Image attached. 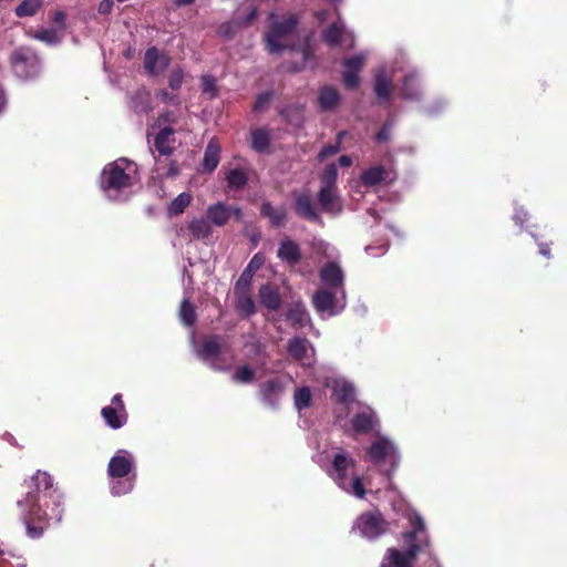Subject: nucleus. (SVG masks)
Returning <instances> with one entry per match:
<instances>
[{
	"mask_svg": "<svg viewBox=\"0 0 567 567\" xmlns=\"http://www.w3.org/2000/svg\"><path fill=\"white\" fill-rule=\"evenodd\" d=\"M408 519L411 529L402 534L405 549L389 548L380 567H413L419 554L430 547L431 542L423 517L416 512H409Z\"/></svg>",
	"mask_w": 567,
	"mask_h": 567,
	"instance_id": "f257e3e1",
	"label": "nucleus"
},
{
	"mask_svg": "<svg viewBox=\"0 0 567 567\" xmlns=\"http://www.w3.org/2000/svg\"><path fill=\"white\" fill-rule=\"evenodd\" d=\"M131 163L124 158H120L107 164L100 176V187L112 200H118L121 195L131 188L134 178L130 173Z\"/></svg>",
	"mask_w": 567,
	"mask_h": 567,
	"instance_id": "f03ea898",
	"label": "nucleus"
},
{
	"mask_svg": "<svg viewBox=\"0 0 567 567\" xmlns=\"http://www.w3.org/2000/svg\"><path fill=\"white\" fill-rule=\"evenodd\" d=\"M353 468V460L346 453L340 452L333 456L330 475L343 492L354 496H364L367 491L361 477L352 473Z\"/></svg>",
	"mask_w": 567,
	"mask_h": 567,
	"instance_id": "7ed1b4c3",
	"label": "nucleus"
},
{
	"mask_svg": "<svg viewBox=\"0 0 567 567\" xmlns=\"http://www.w3.org/2000/svg\"><path fill=\"white\" fill-rule=\"evenodd\" d=\"M269 19L270 24L265 34L267 49L270 53H281L286 47L280 40L291 35L296 31L299 24V18L297 14L290 13L279 20L275 13H270Z\"/></svg>",
	"mask_w": 567,
	"mask_h": 567,
	"instance_id": "20e7f679",
	"label": "nucleus"
},
{
	"mask_svg": "<svg viewBox=\"0 0 567 567\" xmlns=\"http://www.w3.org/2000/svg\"><path fill=\"white\" fill-rule=\"evenodd\" d=\"M10 63L14 74L23 80L34 79L41 72V60L29 48H18L10 55Z\"/></svg>",
	"mask_w": 567,
	"mask_h": 567,
	"instance_id": "39448f33",
	"label": "nucleus"
},
{
	"mask_svg": "<svg viewBox=\"0 0 567 567\" xmlns=\"http://www.w3.org/2000/svg\"><path fill=\"white\" fill-rule=\"evenodd\" d=\"M23 512L28 535L38 538L42 535L48 514L39 504L38 498H23L18 502Z\"/></svg>",
	"mask_w": 567,
	"mask_h": 567,
	"instance_id": "423d86ee",
	"label": "nucleus"
},
{
	"mask_svg": "<svg viewBox=\"0 0 567 567\" xmlns=\"http://www.w3.org/2000/svg\"><path fill=\"white\" fill-rule=\"evenodd\" d=\"M367 456L370 462L378 466L389 463L391 471L398 466L400 461L396 446L386 437L374 441L369 447Z\"/></svg>",
	"mask_w": 567,
	"mask_h": 567,
	"instance_id": "0eeeda50",
	"label": "nucleus"
},
{
	"mask_svg": "<svg viewBox=\"0 0 567 567\" xmlns=\"http://www.w3.org/2000/svg\"><path fill=\"white\" fill-rule=\"evenodd\" d=\"M361 535L369 539H377L389 530V523L379 511L363 513L357 520Z\"/></svg>",
	"mask_w": 567,
	"mask_h": 567,
	"instance_id": "6e6552de",
	"label": "nucleus"
},
{
	"mask_svg": "<svg viewBox=\"0 0 567 567\" xmlns=\"http://www.w3.org/2000/svg\"><path fill=\"white\" fill-rule=\"evenodd\" d=\"M286 383L279 378H270L261 382L258 386L259 400L268 408L276 410L279 406L280 400L285 393Z\"/></svg>",
	"mask_w": 567,
	"mask_h": 567,
	"instance_id": "1a4fd4ad",
	"label": "nucleus"
},
{
	"mask_svg": "<svg viewBox=\"0 0 567 567\" xmlns=\"http://www.w3.org/2000/svg\"><path fill=\"white\" fill-rule=\"evenodd\" d=\"M27 496L53 495L59 492L52 475L45 471L38 470L28 484Z\"/></svg>",
	"mask_w": 567,
	"mask_h": 567,
	"instance_id": "9d476101",
	"label": "nucleus"
},
{
	"mask_svg": "<svg viewBox=\"0 0 567 567\" xmlns=\"http://www.w3.org/2000/svg\"><path fill=\"white\" fill-rule=\"evenodd\" d=\"M171 58L156 47L148 48L144 55V69L150 75H158L168 68Z\"/></svg>",
	"mask_w": 567,
	"mask_h": 567,
	"instance_id": "9b49d317",
	"label": "nucleus"
},
{
	"mask_svg": "<svg viewBox=\"0 0 567 567\" xmlns=\"http://www.w3.org/2000/svg\"><path fill=\"white\" fill-rule=\"evenodd\" d=\"M277 257L290 268L296 267L302 259L301 248L298 243L290 238L279 243Z\"/></svg>",
	"mask_w": 567,
	"mask_h": 567,
	"instance_id": "f8f14e48",
	"label": "nucleus"
},
{
	"mask_svg": "<svg viewBox=\"0 0 567 567\" xmlns=\"http://www.w3.org/2000/svg\"><path fill=\"white\" fill-rule=\"evenodd\" d=\"M293 210L299 217L311 223L320 221V216L316 212L308 193H293Z\"/></svg>",
	"mask_w": 567,
	"mask_h": 567,
	"instance_id": "ddd939ff",
	"label": "nucleus"
},
{
	"mask_svg": "<svg viewBox=\"0 0 567 567\" xmlns=\"http://www.w3.org/2000/svg\"><path fill=\"white\" fill-rule=\"evenodd\" d=\"M321 282L329 289H339L343 286V271L334 261H328L319 272Z\"/></svg>",
	"mask_w": 567,
	"mask_h": 567,
	"instance_id": "4468645a",
	"label": "nucleus"
},
{
	"mask_svg": "<svg viewBox=\"0 0 567 567\" xmlns=\"http://www.w3.org/2000/svg\"><path fill=\"white\" fill-rule=\"evenodd\" d=\"M317 199L321 209L328 214L336 215L342 210V204L337 194V188L320 187Z\"/></svg>",
	"mask_w": 567,
	"mask_h": 567,
	"instance_id": "2eb2a0df",
	"label": "nucleus"
},
{
	"mask_svg": "<svg viewBox=\"0 0 567 567\" xmlns=\"http://www.w3.org/2000/svg\"><path fill=\"white\" fill-rule=\"evenodd\" d=\"M223 350L221 338L219 336H210L203 340L200 347L197 350V355L203 361H216Z\"/></svg>",
	"mask_w": 567,
	"mask_h": 567,
	"instance_id": "dca6fc26",
	"label": "nucleus"
},
{
	"mask_svg": "<svg viewBox=\"0 0 567 567\" xmlns=\"http://www.w3.org/2000/svg\"><path fill=\"white\" fill-rule=\"evenodd\" d=\"M260 216L267 218L275 228H281L287 224V209L285 206L274 207L270 202H264L260 206Z\"/></svg>",
	"mask_w": 567,
	"mask_h": 567,
	"instance_id": "f3484780",
	"label": "nucleus"
},
{
	"mask_svg": "<svg viewBox=\"0 0 567 567\" xmlns=\"http://www.w3.org/2000/svg\"><path fill=\"white\" fill-rule=\"evenodd\" d=\"M133 468V461L128 456L114 455L107 465V474L112 478H124Z\"/></svg>",
	"mask_w": 567,
	"mask_h": 567,
	"instance_id": "a211bd4d",
	"label": "nucleus"
},
{
	"mask_svg": "<svg viewBox=\"0 0 567 567\" xmlns=\"http://www.w3.org/2000/svg\"><path fill=\"white\" fill-rule=\"evenodd\" d=\"M261 305L270 311L280 309L282 299L279 289L270 284L262 285L259 289Z\"/></svg>",
	"mask_w": 567,
	"mask_h": 567,
	"instance_id": "6ab92c4d",
	"label": "nucleus"
},
{
	"mask_svg": "<svg viewBox=\"0 0 567 567\" xmlns=\"http://www.w3.org/2000/svg\"><path fill=\"white\" fill-rule=\"evenodd\" d=\"M220 152L221 148L218 140L212 138L205 148L204 158L202 162L203 172L212 173L217 168L220 161Z\"/></svg>",
	"mask_w": 567,
	"mask_h": 567,
	"instance_id": "aec40b11",
	"label": "nucleus"
},
{
	"mask_svg": "<svg viewBox=\"0 0 567 567\" xmlns=\"http://www.w3.org/2000/svg\"><path fill=\"white\" fill-rule=\"evenodd\" d=\"M175 131L171 126H165L155 135L154 146L155 150L163 156H169L174 152L173 144L175 138L173 137Z\"/></svg>",
	"mask_w": 567,
	"mask_h": 567,
	"instance_id": "412c9836",
	"label": "nucleus"
},
{
	"mask_svg": "<svg viewBox=\"0 0 567 567\" xmlns=\"http://www.w3.org/2000/svg\"><path fill=\"white\" fill-rule=\"evenodd\" d=\"M375 423H377V416H375V413L371 409L358 412L351 419L352 429L357 433H362V434L370 433L373 430Z\"/></svg>",
	"mask_w": 567,
	"mask_h": 567,
	"instance_id": "4be33fe9",
	"label": "nucleus"
},
{
	"mask_svg": "<svg viewBox=\"0 0 567 567\" xmlns=\"http://www.w3.org/2000/svg\"><path fill=\"white\" fill-rule=\"evenodd\" d=\"M206 216L210 224L218 227L225 226L231 217V206L220 202L213 204L208 206Z\"/></svg>",
	"mask_w": 567,
	"mask_h": 567,
	"instance_id": "5701e85b",
	"label": "nucleus"
},
{
	"mask_svg": "<svg viewBox=\"0 0 567 567\" xmlns=\"http://www.w3.org/2000/svg\"><path fill=\"white\" fill-rule=\"evenodd\" d=\"M130 107L136 114H148L152 111L151 93L145 87L136 90L130 99Z\"/></svg>",
	"mask_w": 567,
	"mask_h": 567,
	"instance_id": "b1692460",
	"label": "nucleus"
},
{
	"mask_svg": "<svg viewBox=\"0 0 567 567\" xmlns=\"http://www.w3.org/2000/svg\"><path fill=\"white\" fill-rule=\"evenodd\" d=\"M312 303L318 312L334 315L336 295L330 290L320 289L313 295Z\"/></svg>",
	"mask_w": 567,
	"mask_h": 567,
	"instance_id": "393cba45",
	"label": "nucleus"
},
{
	"mask_svg": "<svg viewBox=\"0 0 567 567\" xmlns=\"http://www.w3.org/2000/svg\"><path fill=\"white\" fill-rule=\"evenodd\" d=\"M286 319L291 327L298 329L307 326L309 322V315L301 302H295L290 305Z\"/></svg>",
	"mask_w": 567,
	"mask_h": 567,
	"instance_id": "a878e982",
	"label": "nucleus"
},
{
	"mask_svg": "<svg viewBox=\"0 0 567 567\" xmlns=\"http://www.w3.org/2000/svg\"><path fill=\"white\" fill-rule=\"evenodd\" d=\"M101 415L104 419L107 426H110L113 430H117L125 425L128 417L126 411H120L118 409L113 406H104L101 410Z\"/></svg>",
	"mask_w": 567,
	"mask_h": 567,
	"instance_id": "bb28decb",
	"label": "nucleus"
},
{
	"mask_svg": "<svg viewBox=\"0 0 567 567\" xmlns=\"http://www.w3.org/2000/svg\"><path fill=\"white\" fill-rule=\"evenodd\" d=\"M340 102L338 90L331 85H324L320 89L318 103L322 111L333 110Z\"/></svg>",
	"mask_w": 567,
	"mask_h": 567,
	"instance_id": "cd10ccee",
	"label": "nucleus"
},
{
	"mask_svg": "<svg viewBox=\"0 0 567 567\" xmlns=\"http://www.w3.org/2000/svg\"><path fill=\"white\" fill-rule=\"evenodd\" d=\"M280 115L291 126L301 128L305 123V107L300 104L287 105L280 111Z\"/></svg>",
	"mask_w": 567,
	"mask_h": 567,
	"instance_id": "c85d7f7f",
	"label": "nucleus"
},
{
	"mask_svg": "<svg viewBox=\"0 0 567 567\" xmlns=\"http://www.w3.org/2000/svg\"><path fill=\"white\" fill-rule=\"evenodd\" d=\"M354 388L343 380H336L332 385V398L340 404H349L353 401Z\"/></svg>",
	"mask_w": 567,
	"mask_h": 567,
	"instance_id": "c756f323",
	"label": "nucleus"
},
{
	"mask_svg": "<svg viewBox=\"0 0 567 567\" xmlns=\"http://www.w3.org/2000/svg\"><path fill=\"white\" fill-rule=\"evenodd\" d=\"M251 148L257 153H265L270 147V131L267 127H258L250 132Z\"/></svg>",
	"mask_w": 567,
	"mask_h": 567,
	"instance_id": "7c9ffc66",
	"label": "nucleus"
},
{
	"mask_svg": "<svg viewBox=\"0 0 567 567\" xmlns=\"http://www.w3.org/2000/svg\"><path fill=\"white\" fill-rule=\"evenodd\" d=\"M189 235L193 239H207L210 237L213 229L208 219L194 218L187 227Z\"/></svg>",
	"mask_w": 567,
	"mask_h": 567,
	"instance_id": "2f4dec72",
	"label": "nucleus"
},
{
	"mask_svg": "<svg viewBox=\"0 0 567 567\" xmlns=\"http://www.w3.org/2000/svg\"><path fill=\"white\" fill-rule=\"evenodd\" d=\"M309 341L306 338L293 337L288 341L287 351L296 361H302L307 357Z\"/></svg>",
	"mask_w": 567,
	"mask_h": 567,
	"instance_id": "473e14b6",
	"label": "nucleus"
},
{
	"mask_svg": "<svg viewBox=\"0 0 567 567\" xmlns=\"http://www.w3.org/2000/svg\"><path fill=\"white\" fill-rule=\"evenodd\" d=\"M386 175V171L383 166L378 165L365 169L361 174V182L368 187L377 186L381 184Z\"/></svg>",
	"mask_w": 567,
	"mask_h": 567,
	"instance_id": "72a5a7b5",
	"label": "nucleus"
},
{
	"mask_svg": "<svg viewBox=\"0 0 567 567\" xmlns=\"http://www.w3.org/2000/svg\"><path fill=\"white\" fill-rule=\"evenodd\" d=\"M193 195L188 192L181 193L175 197L167 207L168 216H178L192 204Z\"/></svg>",
	"mask_w": 567,
	"mask_h": 567,
	"instance_id": "f704fd0d",
	"label": "nucleus"
},
{
	"mask_svg": "<svg viewBox=\"0 0 567 567\" xmlns=\"http://www.w3.org/2000/svg\"><path fill=\"white\" fill-rule=\"evenodd\" d=\"M374 93L380 100L389 101L392 95V82L385 74H378L374 81Z\"/></svg>",
	"mask_w": 567,
	"mask_h": 567,
	"instance_id": "c9c22d12",
	"label": "nucleus"
},
{
	"mask_svg": "<svg viewBox=\"0 0 567 567\" xmlns=\"http://www.w3.org/2000/svg\"><path fill=\"white\" fill-rule=\"evenodd\" d=\"M342 33L343 27L338 23H332L323 30L321 38L329 47H337L341 42Z\"/></svg>",
	"mask_w": 567,
	"mask_h": 567,
	"instance_id": "e433bc0d",
	"label": "nucleus"
},
{
	"mask_svg": "<svg viewBox=\"0 0 567 567\" xmlns=\"http://www.w3.org/2000/svg\"><path fill=\"white\" fill-rule=\"evenodd\" d=\"M228 187L235 190L241 189L248 182L246 172L241 168H233L226 175Z\"/></svg>",
	"mask_w": 567,
	"mask_h": 567,
	"instance_id": "4c0bfd02",
	"label": "nucleus"
},
{
	"mask_svg": "<svg viewBox=\"0 0 567 567\" xmlns=\"http://www.w3.org/2000/svg\"><path fill=\"white\" fill-rule=\"evenodd\" d=\"M402 96L408 100H419L420 91L415 75H405L402 83Z\"/></svg>",
	"mask_w": 567,
	"mask_h": 567,
	"instance_id": "58836bf2",
	"label": "nucleus"
},
{
	"mask_svg": "<svg viewBox=\"0 0 567 567\" xmlns=\"http://www.w3.org/2000/svg\"><path fill=\"white\" fill-rule=\"evenodd\" d=\"M237 298V308L238 310L249 317L256 312L255 301L249 295V292H235Z\"/></svg>",
	"mask_w": 567,
	"mask_h": 567,
	"instance_id": "ea45409f",
	"label": "nucleus"
},
{
	"mask_svg": "<svg viewBox=\"0 0 567 567\" xmlns=\"http://www.w3.org/2000/svg\"><path fill=\"white\" fill-rule=\"evenodd\" d=\"M43 0H23L17 8L16 14L19 18L32 17L42 7Z\"/></svg>",
	"mask_w": 567,
	"mask_h": 567,
	"instance_id": "a19ab883",
	"label": "nucleus"
},
{
	"mask_svg": "<svg viewBox=\"0 0 567 567\" xmlns=\"http://www.w3.org/2000/svg\"><path fill=\"white\" fill-rule=\"evenodd\" d=\"M337 177H338V169H337L336 164H333V163L328 164L321 174V177H320L321 186L320 187L337 188V186H336Z\"/></svg>",
	"mask_w": 567,
	"mask_h": 567,
	"instance_id": "79ce46f5",
	"label": "nucleus"
},
{
	"mask_svg": "<svg viewBox=\"0 0 567 567\" xmlns=\"http://www.w3.org/2000/svg\"><path fill=\"white\" fill-rule=\"evenodd\" d=\"M179 316L185 326H193L196 321V311L193 303L188 300H183L179 309Z\"/></svg>",
	"mask_w": 567,
	"mask_h": 567,
	"instance_id": "37998d69",
	"label": "nucleus"
},
{
	"mask_svg": "<svg viewBox=\"0 0 567 567\" xmlns=\"http://www.w3.org/2000/svg\"><path fill=\"white\" fill-rule=\"evenodd\" d=\"M255 379V371L248 364L238 367L235 373L233 374V380L237 383H250Z\"/></svg>",
	"mask_w": 567,
	"mask_h": 567,
	"instance_id": "c03bdc74",
	"label": "nucleus"
},
{
	"mask_svg": "<svg viewBox=\"0 0 567 567\" xmlns=\"http://www.w3.org/2000/svg\"><path fill=\"white\" fill-rule=\"evenodd\" d=\"M311 404V392L308 386H302L295 392V405L301 411Z\"/></svg>",
	"mask_w": 567,
	"mask_h": 567,
	"instance_id": "a18cd8bd",
	"label": "nucleus"
},
{
	"mask_svg": "<svg viewBox=\"0 0 567 567\" xmlns=\"http://www.w3.org/2000/svg\"><path fill=\"white\" fill-rule=\"evenodd\" d=\"M365 63V58L362 54H357L350 58L344 59L343 66L346 70L353 71L360 73Z\"/></svg>",
	"mask_w": 567,
	"mask_h": 567,
	"instance_id": "49530a36",
	"label": "nucleus"
},
{
	"mask_svg": "<svg viewBox=\"0 0 567 567\" xmlns=\"http://www.w3.org/2000/svg\"><path fill=\"white\" fill-rule=\"evenodd\" d=\"M34 38L48 44H56L60 42V37L54 29H43L34 34Z\"/></svg>",
	"mask_w": 567,
	"mask_h": 567,
	"instance_id": "de8ad7c7",
	"label": "nucleus"
},
{
	"mask_svg": "<svg viewBox=\"0 0 567 567\" xmlns=\"http://www.w3.org/2000/svg\"><path fill=\"white\" fill-rule=\"evenodd\" d=\"M252 275L249 270L244 269L236 282L235 292H249Z\"/></svg>",
	"mask_w": 567,
	"mask_h": 567,
	"instance_id": "09e8293b",
	"label": "nucleus"
},
{
	"mask_svg": "<svg viewBox=\"0 0 567 567\" xmlns=\"http://www.w3.org/2000/svg\"><path fill=\"white\" fill-rule=\"evenodd\" d=\"M184 82V73L181 68L174 69L168 75V86L173 91H177L182 87Z\"/></svg>",
	"mask_w": 567,
	"mask_h": 567,
	"instance_id": "8fccbe9b",
	"label": "nucleus"
},
{
	"mask_svg": "<svg viewBox=\"0 0 567 567\" xmlns=\"http://www.w3.org/2000/svg\"><path fill=\"white\" fill-rule=\"evenodd\" d=\"M342 80L347 90H354L360 83L359 73L349 70L343 72Z\"/></svg>",
	"mask_w": 567,
	"mask_h": 567,
	"instance_id": "3c124183",
	"label": "nucleus"
},
{
	"mask_svg": "<svg viewBox=\"0 0 567 567\" xmlns=\"http://www.w3.org/2000/svg\"><path fill=\"white\" fill-rule=\"evenodd\" d=\"M271 97H272V92H270V91L259 94L252 105V111L254 112H262L264 110H266Z\"/></svg>",
	"mask_w": 567,
	"mask_h": 567,
	"instance_id": "603ef678",
	"label": "nucleus"
},
{
	"mask_svg": "<svg viewBox=\"0 0 567 567\" xmlns=\"http://www.w3.org/2000/svg\"><path fill=\"white\" fill-rule=\"evenodd\" d=\"M339 151H340V141L337 142L336 144H327L318 153L317 159L319 162H323L326 158L331 157V156L336 155L337 153H339Z\"/></svg>",
	"mask_w": 567,
	"mask_h": 567,
	"instance_id": "864d4df0",
	"label": "nucleus"
},
{
	"mask_svg": "<svg viewBox=\"0 0 567 567\" xmlns=\"http://www.w3.org/2000/svg\"><path fill=\"white\" fill-rule=\"evenodd\" d=\"M265 261H266L265 255L262 252H257L250 259V261L248 262V265L245 269H247L254 274L265 264Z\"/></svg>",
	"mask_w": 567,
	"mask_h": 567,
	"instance_id": "5fc2aeb1",
	"label": "nucleus"
},
{
	"mask_svg": "<svg viewBox=\"0 0 567 567\" xmlns=\"http://www.w3.org/2000/svg\"><path fill=\"white\" fill-rule=\"evenodd\" d=\"M391 125L385 123L382 125L380 131L375 135V140L379 143H385L390 140Z\"/></svg>",
	"mask_w": 567,
	"mask_h": 567,
	"instance_id": "6e6d98bb",
	"label": "nucleus"
},
{
	"mask_svg": "<svg viewBox=\"0 0 567 567\" xmlns=\"http://www.w3.org/2000/svg\"><path fill=\"white\" fill-rule=\"evenodd\" d=\"M157 122L159 124H174L177 120L173 111L166 110L158 115Z\"/></svg>",
	"mask_w": 567,
	"mask_h": 567,
	"instance_id": "4d7b16f0",
	"label": "nucleus"
},
{
	"mask_svg": "<svg viewBox=\"0 0 567 567\" xmlns=\"http://www.w3.org/2000/svg\"><path fill=\"white\" fill-rule=\"evenodd\" d=\"M203 92L204 93H210L212 96H215L216 94V85L215 80L212 76H204L203 78Z\"/></svg>",
	"mask_w": 567,
	"mask_h": 567,
	"instance_id": "13d9d810",
	"label": "nucleus"
},
{
	"mask_svg": "<svg viewBox=\"0 0 567 567\" xmlns=\"http://www.w3.org/2000/svg\"><path fill=\"white\" fill-rule=\"evenodd\" d=\"M527 219L528 214L526 210H524L523 208L516 209L513 216V220L515 221L516 225H519L522 227L527 221Z\"/></svg>",
	"mask_w": 567,
	"mask_h": 567,
	"instance_id": "bf43d9fd",
	"label": "nucleus"
},
{
	"mask_svg": "<svg viewBox=\"0 0 567 567\" xmlns=\"http://www.w3.org/2000/svg\"><path fill=\"white\" fill-rule=\"evenodd\" d=\"M157 95L164 103H178L177 95L167 90H161Z\"/></svg>",
	"mask_w": 567,
	"mask_h": 567,
	"instance_id": "052dcab7",
	"label": "nucleus"
},
{
	"mask_svg": "<svg viewBox=\"0 0 567 567\" xmlns=\"http://www.w3.org/2000/svg\"><path fill=\"white\" fill-rule=\"evenodd\" d=\"M114 1L113 0H102L99 3L97 11L101 14H109L113 10Z\"/></svg>",
	"mask_w": 567,
	"mask_h": 567,
	"instance_id": "680f3d73",
	"label": "nucleus"
},
{
	"mask_svg": "<svg viewBox=\"0 0 567 567\" xmlns=\"http://www.w3.org/2000/svg\"><path fill=\"white\" fill-rule=\"evenodd\" d=\"M231 28H233V27H231V24H230V23H224V24H221V25L219 27L218 32H219L221 35H224V37H226V38L230 39V38H233V37H234V34H235V31H234Z\"/></svg>",
	"mask_w": 567,
	"mask_h": 567,
	"instance_id": "e2e57ef3",
	"label": "nucleus"
},
{
	"mask_svg": "<svg viewBox=\"0 0 567 567\" xmlns=\"http://www.w3.org/2000/svg\"><path fill=\"white\" fill-rule=\"evenodd\" d=\"M112 405L113 408L118 409L120 411H126L125 404L122 400V394L117 393L112 398Z\"/></svg>",
	"mask_w": 567,
	"mask_h": 567,
	"instance_id": "0e129e2a",
	"label": "nucleus"
},
{
	"mask_svg": "<svg viewBox=\"0 0 567 567\" xmlns=\"http://www.w3.org/2000/svg\"><path fill=\"white\" fill-rule=\"evenodd\" d=\"M65 13L61 10L56 11L53 16L54 23L59 24L61 28L65 27Z\"/></svg>",
	"mask_w": 567,
	"mask_h": 567,
	"instance_id": "69168bd1",
	"label": "nucleus"
},
{
	"mask_svg": "<svg viewBox=\"0 0 567 567\" xmlns=\"http://www.w3.org/2000/svg\"><path fill=\"white\" fill-rule=\"evenodd\" d=\"M538 247H539V254L540 255H543L544 257H547V258L551 257L550 244H548V243H539Z\"/></svg>",
	"mask_w": 567,
	"mask_h": 567,
	"instance_id": "338daca9",
	"label": "nucleus"
},
{
	"mask_svg": "<svg viewBox=\"0 0 567 567\" xmlns=\"http://www.w3.org/2000/svg\"><path fill=\"white\" fill-rule=\"evenodd\" d=\"M179 174V168L175 161H172L169 164V167L167 169L166 176L167 177H175Z\"/></svg>",
	"mask_w": 567,
	"mask_h": 567,
	"instance_id": "774afa93",
	"label": "nucleus"
}]
</instances>
